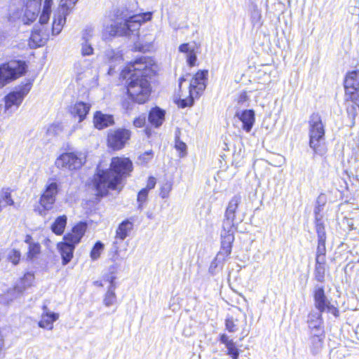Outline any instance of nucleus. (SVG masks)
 I'll return each mask as SVG.
<instances>
[{"label":"nucleus","instance_id":"obj_54","mask_svg":"<svg viewBox=\"0 0 359 359\" xmlns=\"http://www.w3.org/2000/svg\"><path fill=\"white\" fill-rule=\"evenodd\" d=\"M156 183V179L154 177H149L147 181V187L143 189H147V191H149L155 187Z\"/></svg>","mask_w":359,"mask_h":359},{"label":"nucleus","instance_id":"obj_34","mask_svg":"<svg viewBox=\"0 0 359 359\" xmlns=\"http://www.w3.org/2000/svg\"><path fill=\"white\" fill-rule=\"evenodd\" d=\"M309 325V327L310 329V334L311 335H321L324 334V328H323V320H318L315 322H311Z\"/></svg>","mask_w":359,"mask_h":359},{"label":"nucleus","instance_id":"obj_57","mask_svg":"<svg viewBox=\"0 0 359 359\" xmlns=\"http://www.w3.org/2000/svg\"><path fill=\"white\" fill-rule=\"evenodd\" d=\"M326 309L327 310V311L332 313L335 316H338L339 311L337 310V309L336 307L331 305L330 303L329 306L326 308Z\"/></svg>","mask_w":359,"mask_h":359},{"label":"nucleus","instance_id":"obj_3","mask_svg":"<svg viewBox=\"0 0 359 359\" xmlns=\"http://www.w3.org/2000/svg\"><path fill=\"white\" fill-rule=\"evenodd\" d=\"M241 200L240 195H235L229 201L224 212L220 236L226 253H229L230 243L234 241V232L245 216V214L239 208Z\"/></svg>","mask_w":359,"mask_h":359},{"label":"nucleus","instance_id":"obj_41","mask_svg":"<svg viewBox=\"0 0 359 359\" xmlns=\"http://www.w3.org/2000/svg\"><path fill=\"white\" fill-rule=\"evenodd\" d=\"M238 103L245 107L249 106L250 96L246 91L241 92L237 99Z\"/></svg>","mask_w":359,"mask_h":359},{"label":"nucleus","instance_id":"obj_22","mask_svg":"<svg viewBox=\"0 0 359 359\" xmlns=\"http://www.w3.org/2000/svg\"><path fill=\"white\" fill-rule=\"evenodd\" d=\"M58 318V313L50 311H43L41 313V318L38 323V325L39 327L51 330L53 328V323Z\"/></svg>","mask_w":359,"mask_h":359},{"label":"nucleus","instance_id":"obj_24","mask_svg":"<svg viewBox=\"0 0 359 359\" xmlns=\"http://www.w3.org/2000/svg\"><path fill=\"white\" fill-rule=\"evenodd\" d=\"M165 112L161 108L156 107L152 108L149 114L148 120L151 125L158 128L162 125L165 119Z\"/></svg>","mask_w":359,"mask_h":359},{"label":"nucleus","instance_id":"obj_64","mask_svg":"<svg viewBox=\"0 0 359 359\" xmlns=\"http://www.w3.org/2000/svg\"><path fill=\"white\" fill-rule=\"evenodd\" d=\"M185 79L184 78H180V87L181 86L183 81H184Z\"/></svg>","mask_w":359,"mask_h":359},{"label":"nucleus","instance_id":"obj_14","mask_svg":"<svg viewBox=\"0 0 359 359\" xmlns=\"http://www.w3.org/2000/svg\"><path fill=\"white\" fill-rule=\"evenodd\" d=\"M346 94L350 95L351 100H358L359 95V70L348 72L344 81Z\"/></svg>","mask_w":359,"mask_h":359},{"label":"nucleus","instance_id":"obj_27","mask_svg":"<svg viewBox=\"0 0 359 359\" xmlns=\"http://www.w3.org/2000/svg\"><path fill=\"white\" fill-rule=\"evenodd\" d=\"M222 240H221V249L219 252L217 253L215 259L211 262L210 266L209 267V272L211 274L215 273V270L217 267L218 263L221 261L224 262L226 258L229 257L232 250V243H230V251L229 253H226L225 250L223 248Z\"/></svg>","mask_w":359,"mask_h":359},{"label":"nucleus","instance_id":"obj_5","mask_svg":"<svg viewBox=\"0 0 359 359\" xmlns=\"http://www.w3.org/2000/svg\"><path fill=\"white\" fill-rule=\"evenodd\" d=\"M309 146L313 152L323 156L327 152L325 145V126L318 113H313L309 121Z\"/></svg>","mask_w":359,"mask_h":359},{"label":"nucleus","instance_id":"obj_10","mask_svg":"<svg viewBox=\"0 0 359 359\" xmlns=\"http://www.w3.org/2000/svg\"><path fill=\"white\" fill-rule=\"evenodd\" d=\"M79 0H61L57 9L54 12L52 33L57 35L66 22L67 16L72 11Z\"/></svg>","mask_w":359,"mask_h":359},{"label":"nucleus","instance_id":"obj_63","mask_svg":"<svg viewBox=\"0 0 359 359\" xmlns=\"http://www.w3.org/2000/svg\"><path fill=\"white\" fill-rule=\"evenodd\" d=\"M43 311H49V310H48V309L47 306H46V305H44V306H43Z\"/></svg>","mask_w":359,"mask_h":359},{"label":"nucleus","instance_id":"obj_50","mask_svg":"<svg viewBox=\"0 0 359 359\" xmlns=\"http://www.w3.org/2000/svg\"><path fill=\"white\" fill-rule=\"evenodd\" d=\"M315 264L316 265H325L327 264L326 255H316L315 257Z\"/></svg>","mask_w":359,"mask_h":359},{"label":"nucleus","instance_id":"obj_36","mask_svg":"<svg viewBox=\"0 0 359 359\" xmlns=\"http://www.w3.org/2000/svg\"><path fill=\"white\" fill-rule=\"evenodd\" d=\"M103 250L104 244L101 241H97L90 252V258L93 260H97L100 257Z\"/></svg>","mask_w":359,"mask_h":359},{"label":"nucleus","instance_id":"obj_8","mask_svg":"<svg viewBox=\"0 0 359 359\" xmlns=\"http://www.w3.org/2000/svg\"><path fill=\"white\" fill-rule=\"evenodd\" d=\"M25 62L11 60L0 66V88L26 72Z\"/></svg>","mask_w":359,"mask_h":359},{"label":"nucleus","instance_id":"obj_51","mask_svg":"<svg viewBox=\"0 0 359 359\" xmlns=\"http://www.w3.org/2000/svg\"><path fill=\"white\" fill-rule=\"evenodd\" d=\"M187 62L190 66H194L196 61V55L194 51L190 52L187 57Z\"/></svg>","mask_w":359,"mask_h":359},{"label":"nucleus","instance_id":"obj_15","mask_svg":"<svg viewBox=\"0 0 359 359\" xmlns=\"http://www.w3.org/2000/svg\"><path fill=\"white\" fill-rule=\"evenodd\" d=\"M58 191L57 184L56 182H51L46 186V188L41 195L40 203L46 210L52 208L55 201V196Z\"/></svg>","mask_w":359,"mask_h":359},{"label":"nucleus","instance_id":"obj_48","mask_svg":"<svg viewBox=\"0 0 359 359\" xmlns=\"http://www.w3.org/2000/svg\"><path fill=\"white\" fill-rule=\"evenodd\" d=\"M175 148L177 150L180 151L182 153L186 152L187 144L181 141L178 137L175 138Z\"/></svg>","mask_w":359,"mask_h":359},{"label":"nucleus","instance_id":"obj_1","mask_svg":"<svg viewBox=\"0 0 359 359\" xmlns=\"http://www.w3.org/2000/svg\"><path fill=\"white\" fill-rule=\"evenodd\" d=\"M154 62L151 58L140 57L128 65L121 72V78L126 81L129 97L135 102L143 104L151 93L150 76L154 73Z\"/></svg>","mask_w":359,"mask_h":359},{"label":"nucleus","instance_id":"obj_35","mask_svg":"<svg viewBox=\"0 0 359 359\" xmlns=\"http://www.w3.org/2000/svg\"><path fill=\"white\" fill-rule=\"evenodd\" d=\"M315 227L318 236V241L326 240V232L323 220L320 219H316Z\"/></svg>","mask_w":359,"mask_h":359},{"label":"nucleus","instance_id":"obj_21","mask_svg":"<svg viewBox=\"0 0 359 359\" xmlns=\"http://www.w3.org/2000/svg\"><path fill=\"white\" fill-rule=\"evenodd\" d=\"M105 60L109 64L110 67L109 74H111L114 68L117 64H120L123 60L122 54L118 50L107 49L104 52Z\"/></svg>","mask_w":359,"mask_h":359},{"label":"nucleus","instance_id":"obj_26","mask_svg":"<svg viewBox=\"0 0 359 359\" xmlns=\"http://www.w3.org/2000/svg\"><path fill=\"white\" fill-rule=\"evenodd\" d=\"M133 229V223L129 219L123 221L116 229L115 238L123 241L130 235Z\"/></svg>","mask_w":359,"mask_h":359},{"label":"nucleus","instance_id":"obj_19","mask_svg":"<svg viewBox=\"0 0 359 359\" xmlns=\"http://www.w3.org/2000/svg\"><path fill=\"white\" fill-rule=\"evenodd\" d=\"M95 127L98 130H102L114 124L113 116L104 114L101 111H96L93 117Z\"/></svg>","mask_w":359,"mask_h":359},{"label":"nucleus","instance_id":"obj_4","mask_svg":"<svg viewBox=\"0 0 359 359\" xmlns=\"http://www.w3.org/2000/svg\"><path fill=\"white\" fill-rule=\"evenodd\" d=\"M152 13L147 12L129 16L124 11L118 10L117 19L123 20L122 22H115L110 27L109 34L113 36L137 35L142 23L149 21Z\"/></svg>","mask_w":359,"mask_h":359},{"label":"nucleus","instance_id":"obj_49","mask_svg":"<svg viewBox=\"0 0 359 359\" xmlns=\"http://www.w3.org/2000/svg\"><path fill=\"white\" fill-rule=\"evenodd\" d=\"M146 123V116L142 115L136 118L133 121V125L137 128L142 127Z\"/></svg>","mask_w":359,"mask_h":359},{"label":"nucleus","instance_id":"obj_43","mask_svg":"<svg viewBox=\"0 0 359 359\" xmlns=\"http://www.w3.org/2000/svg\"><path fill=\"white\" fill-rule=\"evenodd\" d=\"M326 240L318 241V245L316 248V255H326Z\"/></svg>","mask_w":359,"mask_h":359},{"label":"nucleus","instance_id":"obj_47","mask_svg":"<svg viewBox=\"0 0 359 359\" xmlns=\"http://www.w3.org/2000/svg\"><path fill=\"white\" fill-rule=\"evenodd\" d=\"M20 258V253L17 250H13L9 255V259L14 264H18Z\"/></svg>","mask_w":359,"mask_h":359},{"label":"nucleus","instance_id":"obj_32","mask_svg":"<svg viewBox=\"0 0 359 359\" xmlns=\"http://www.w3.org/2000/svg\"><path fill=\"white\" fill-rule=\"evenodd\" d=\"M52 4L53 0H44L42 12L39 17V22L41 25L48 22L51 13Z\"/></svg>","mask_w":359,"mask_h":359},{"label":"nucleus","instance_id":"obj_59","mask_svg":"<svg viewBox=\"0 0 359 359\" xmlns=\"http://www.w3.org/2000/svg\"><path fill=\"white\" fill-rule=\"evenodd\" d=\"M122 106L123 108H125L126 109H129L130 108V102L127 100H124L122 102Z\"/></svg>","mask_w":359,"mask_h":359},{"label":"nucleus","instance_id":"obj_20","mask_svg":"<svg viewBox=\"0 0 359 359\" xmlns=\"http://www.w3.org/2000/svg\"><path fill=\"white\" fill-rule=\"evenodd\" d=\"M219 341L225 345L227 350L226 354L231 359H238L240 351L233 339H229L226 334H222L219 337Z\"/></svg>","mask_w":359,"mask_h":359},{"label":"nucleus","instance_id":"obj_46","mask_svg":"<svg viewBox=\"0 0 359 359\" xmlns=\"http://www.w3.org/2000/svg\"><path fill=\"white\" fill-rule=\"evenodd\" d=\"M341 224L346 227H347V229L351 231V230H353V229H355L356 228L354 226V221L353 220V219H349V218H347L346 217H344L342 220H341Z\"/></svg>","mask_w":359,"mask_h":359},{"label":"nucleus","instance_id":"obj_37","mask_svg":"<svg viewBox=\"0 0 359 359\" xmlns=\"http://www.w3.org/2000/svg\"><path fill=\"white\" fill-rule=\"evenodd\" d=\"M149 191H147V189H142L138 194H137V203H138V209L142 210L143 208V204L145 203L147 200Z\"/></svg>","mask_w":359,"mask_h":359},{"label":"nucleus","instance_id":"obj_13","mask_svg":"<svg viewBox=\"0 0 359 359\" xmlns=\"http://www.w3.org/2000/svg\"><path fill=\"white\" fill-rule=\"evenodd\" d=\"M130 135V131L126 128L111 130L107 135L108 146L114 150H120L125 147Z\"/></svg>","mask_w":359,"mask_h":359},{"label":"nucleus","instance_id":"obj_58","mask_svg":"<svg viewBox=\"0 0 359 359\" xmlns=\"http://www.w3.org/2000/svg\"><path fill=\"white\" fill-rule=\"evenodd\" d=\"M325 195L323 194H320L318 198H317V200H316V204L317 205H325Z\"/></svg>","mask_w":359,"mask_h":359},{"label":"nucleus","instance_id":"obj_7","mask_svg":"<svg viewBox=\"0 0 359 359\" xmlns=\"http://www.w3.org/2000/svg\"><path fill=\"white\" fill-rule=\"evenodd\" d=\"M20 2L22 0H15ZM23 8L20 11L10 8V19L15 20L20 19L24 24L29 25L39 16L41 0H22Z\"/></svg>","mask_w":359,"mask_h":359},{"label":"nucleus","instance_id":"obj_60","mask_svg":"<svg viewBox=\"0 0 359 359\" xmlns=\"http://www.w3.org/2000/svg\"><path fill=\"white\" fill-rule=\"evenodd\" d=\"M25 243H27L29 245L30 243H33L32 238L30 236L27 235L26 236Z\"/></svg>","mask_w":359,"mask_h":359},{"label":"nucleus","instance_id":"obj_12","mask_svg":"<svg viewBox=\"0 0 359 359\" xmlns=\"http://www.w3.org/2000/svg\"><path fill=\"white\" fill-rule=\"evenodd\" d=\"M86 161V156L81 153H64L55 161V165L65 170H76L80 168Z\"/></svg>","mask_w":359,"mask_h":359},{"label":"nucleus","instance_id":"obj_33","mask_svg":"<svg viewBox=\"0 0 359 359\" xmlns=\"http://www.w3.org/2000/svg\"><path fill=\"white\" fill-rule=\"evenodd\" d=\"M328 271V266L325 265H316L314 266V279L318 283H324L325 273Z\"/></svg>","mask_w":359,"mask_h":359},{"label":"nucleus","instance_id":"obj_38","mask_svg":"<svg viewBox=\"0 0 359 359\" xmlns=\"http://www.w3.org/2000/svg\"><path fill=\"white\" fill-rule=\"evenodd\" d=\"M41 251V246L39 243H30L28 250V257L32 259Z\"/></svg>","mask_w":359,"mask_h":359},{"label":"nucleus","instance_id":"obj_55","mask_svg":"<svg viewBox=\"0 0 359 359\" xmlns=\"http://www.w3.org/2000/svg\"><path fill=\"white\" fill-rule=\"evenodd\" d=\"M179 50L182 53H187V55L190 53L194 51L193 49H191L189 47V45L188 43H183L180 46Z\"/></svg>","mask_w":359,"mask_h":359},{"label":"nucleus","instance_id":"obj_52","mask_svg":"<svg viewBox=\"0 0 359 359\" xmlns=\"http://www.w3.org/2000/svg\"><path fill=\"white\" fill-rule=\"evenodd\" d=\"M323 206L324 205L316 204L314 208L315 220L317 219H323V215L320 214V212L323 209Z\"/></svg>","mask_w":359,"mask_h":359},{"label":"nucleus","instance_id":"obj_29","mask_svg":"<svg viewBox=\"0 0 359 359\" xmlns=\"http://www.w3.org/2000/svg\"><path fill=\"white\" fill-rule=\"evenodd\" d=\"M114 280H115L114 276H111L110 278L109 279L110 285L108 288L107 292L105 294V296H104V298L103 300L104 304L107 307L113 305L116 302V296L115 294L116 286H115V283H114Z\"/></svg>","mask_w":359,"mask_h":359},{"label":"nucleus","instance_id":"obj_28","mask_svg":"<svg viewBox=\"0 0 359 359\" xmlns=\"http://www.w3.org/2000/svg\"><path fill=\"white\" fill-rule=\"evenodd\" d=\"M48 35L41 30L34 29L30 36L29 45L32 47H38L44 45L48 40Z\"/></svg>","mask_w":359,"mask_h":359},{"label":"nucleus","instance_id":"obj_17","mask_svg":"<svg viewBox=\"0 0 359 359\" xmlns=\"http://www.w3.org/2000/svg\"><path fill=\"white\" fill-rule=\"evenodd\" d=\"M34 276L32 273H27L25 274L22 278H21L20 283L11 291L8 292V295L10 294H13V298H17L20 295L27 287L32 285L34 281Z\"/></svg>","mask_w":359,"mask_h":359},{"label":"nucleus","instance_id":"obj_31","mask_svg":"<svg viewBox=\"0 0 359 359\" xmlns=\"http://www.w3.org/2000/svg\"><path fill=\"white\" fill-rule=\"evenodd\" d=\"M67 218L65 215L58 217L51 226V230L57 235L63 233L67 224Z\"/></svg>","mask_w":359,"mask_h":359},{"label":"nucleus","instance_id":"obj_9","mask_svg":"<svg viewBox=\"0 0 359 359\" xmlns=\"http://www.w3.org/2000/svg\"><path fill=\"white\" fill-rule=\"evenodd\" d=\"M208 71H198L189 83V95L187 98L180 100V106L182 108L191 106L195 97H198L205 88V80Z\"/></svg>","mask_w":359,"mask_h":359},{"label":"nucleus","instance_id":"obj_44","mask_svg":"<svg viewBox=\"0 0 359 359\" xmlns=\"http://www.w3.org/2000/svg\"><path fill=\"white\" fill-rule=\"evenodd\" d=\"M322 313L320 311H311L308 316L307 323L309 324L311 322H315L318 320H323Z\"/></svg>","mask_w":359,"mask_h":359},{"label":"nucleus","instance_id":"obj_39","mask_svg":"<svg viewBox=\"0 0 359 359\" xmlns=\"http://www.w3.org/2000/svg\"><path fill=\"white\" fill-rule=\"evenodd\" d=\"M237 320H234L233 317H228L225 320L226 329L229 332H235L238 330V325L236 323Z\"/></svg>","mask_w":359,"mask_h":359},{"label":"nucleus","instance_id":"obj_6","mask_svg":"<svg viewBox=\"0 0 359 359\" xmlns=\"http://www.w3.org/2000/svg\"><path fill=\"white\" fill-rule=\"evenodd\" d=\"M86 228L84 222L77 224L73 227L72 232L64 236V242L57 244L63 265H67L72 259L75 246L81 241Z\"/></svg>","mask_w":359,"mask_h":359},{"label":"nucleus","instance_id":"obj_25","mask_svg":"<svg viewBox=\"0 0 359 359\" xmlns=\"http://www.w3.org/2000/svg\"><path fill=\"white\" fill-rule=\"evenodd\" d=\"M90 104L83 102H79L71 108L70 111L74 117H78L79 121L81 122L85 119L90 110Z\"/></svg>","mask_w":359,"mask_h":359},{"label":"nucleus","instance_id":"obj_18","mask_svg":"<svg viewBox=\"0 0 359 359\" xmlns=\"http://www.w3.org/2000/svg\"><path fill=\"white\" fill-rule=\"evenodd\" d=\"M236 116L243 123V128L249 133L255 123V111L252 109H245L241 112H236Z\"/></svg>","mask_w":359,"mask_h":359},{"label":"nucleus","instance_id":"obj_40","mask_svg":"<svg viewBox=\"0 0 359 359\" xmlns=\"http://www.w3.org/2000/svg\"><path fill=\"white\" fill-rule=\"evenodd\" d=\"M94 29L91 26L86 27L82 32V41L89 42L93 37Z\"/></svg>","mask_w":359,"mask_h":359},{"label":"nucleus","instance_id":"obj_53","mask_svg":"<svg viewBox=\"0 0 359 359\" xmlns=\"http://www.w3.org/2000/svg\"><path fill=\"white\" fill-rule=\"evenodd\" d=\"M356 107H358L352 105L347 108V113L348 116L353 119V124H354V120L356 116Z\"/></svg>","mask_w":359,"mask_h":359},{"label":"nucleus","instance_id":"obj_16","mask_svg":"<svg viewBox=\"0 0 359 359\" xmlns=\"http://www.w3.org/2000/svg\"><path fill=\"white\" fill-rule=\"evenodd\" d=\"M313 299L315 307L320 312H324L330 303L326 297L324 288L322 286H315Z\"/></svg>","mask_w":359,"mask_h":359},{"label":"nucleus","instance_id":"obj_56","mask_svg":"<svg viewBox=\"0 0 359 359\" xmlns=\"http://www.w3.org/2000/svg\"><path fill=\"white\" fill-rule=\"evenodd\" d=\"M170 190V186L168 184H166L165 187H162L160 193L161 198H165L166 197H168Z\"/></svg>","mask_w":359,"mask_h":359},{"label":"nucleus","instance_id":"obj_2","mask_svg":"<svg viewBox=\"0 0 359 359\" xmlns=\"http://www.w3.org/2000/svg\"><path fill=\"white\" fill-rule=\"evenodd\" d=\"M133 170L132 161L125 157H114L111 159L110 169L101 170L97 169L94 175L93 186L97 194L104 196L108 189L116 190L124 177H128Z\"/></svg>","mask_w":359,"mask_h":359},{"label":"nucleus","instance_id":"obj_42","mask_svg":"<svg viewBox=\"0 0 359 359\" xmlns=\"http://www.w3.org/2000/svg\"><path fill=\"white\" fill-rule=\"evenodd\" d=\"M93 53V48L89 42L83 41L81 43V54L83 56L90 55Z\"/></svg>","mask_w":359,"mask_h":359},{"label":"nucleus","instance_id":"obj_45","mask_svg":"<svg viewBox=\"0 0 359 359\" xmlns=\"http://www.w3.org/2000/svg\"><path fill=\"white\" fill-rule=\"evenodd\" d=\"M251 18L252 22L259 21L261 18V12L256 5L252 6V11L251 13Z\"/></svg>","mask_w":359,"mask_h":359},{"label":"nucleus","instance_id":"obj_11","mask_svg":"<svg viewBox=\"0 0 359 359\" xmlns=\"http://www.w3.org/2000/svg\"><path fill=\"white\" fill-rule=\"evenodd\" d=\"M32 83L27 82L20 86L15 90L11 92L5 97V110L6 111H10L13 112V107L14 110L17 109L22 103L24 97L30 91Z\"/></svg>","mask_w":359,"mask_h":359},{"label":"nucleus","instance_id":"obj_23","mask_svg":"<svg viewBox=\"0 0 359 359\" xmlns=\"http://www.w3.org/2000/svg\"><path fill=\"white\" fill-rule=\"evenodd\" d=\"M325 334L311 335L309 339V348L313 355L320 354L323 348Z\"/></svg>","mask_w":359,"mask_h":359},{"label":"nucleus","instance_id":"obj_62","mask_svg":"<svg viewBox=\"0 0 359 359\" xmlns=\"http://www.w3.org/2000/svg\"><path fill=\"white\" fill-rule=\"evenodd\" d=\"M3 345H4L3 338H2V337L0 335V351L1 350Z\"/></svg>","mask_w":359,"mask_h":359},{"label":"nucleus","instance_id":"obj_61","mask_svg":"<svg viewBox=\"0 0 359 359\" xmlns=\"http://www.w3.org/2000/svg\"><path fill=\"white\" fill-rule=\"evenodd\" d=\"M57 127V126H51L48 129V133H51L52 131H54L55 128Z\"/></svg>","mask_w":359,"mask_h":359},{"label":"nucleus","instance_id":"obj_30","mask_svg":"<svg viewBox=\"0 0 359 359\" xmlns=\"http://www.w3.org/2000/svg\"><path fill=\"white\" fill-rule=\"evenodd\" d=\"M15 203L11 197L10 188L4 187L0 190V212L8 205H14Z\"/></svg>","mask_w":359,"mask_h":359}]
</instances>
